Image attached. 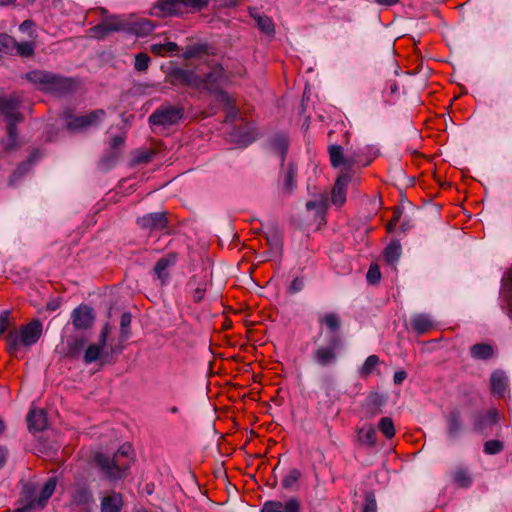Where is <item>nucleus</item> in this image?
Returning <instances> with one entry per match:
<instances>
[{
    "instance_id": "nucleus-1",
    "label": "nucleus",
    "mask_w": 512,
    "mask_h": 512,
    "mask_svg": "<svg viewBox=\"0 0 512 512\" xmlns=\"http://www.w3.org/2000/svg\"><path fill=\"white\" fill-rule=\"evenodd\" d=\"M133 460V449L130 444H123L113 457L98 453L95 455V463L110 481L120 480L126 477Z\"/></svg>"
},
{
    "instance_id": "nucleus-2",
    "label": "nucleus",
    "mask_w": 512,
    "mask_h": 512,
    "mask_svg": "<svg viewBox=\"0 0 512 512\" xmlns=\"http://www.w3.org/2000/svg\"><path fill=\"white\" fill-rule=\"evenodd\" d=\"M24 78L39 90L58 96L70 94L77 87V83L73 78L45 70L29 71L25 74Z\"/></svg>"
},
{
    "instance_id": "nucleus-3",
    "label": "nucleus",
    "mask_w": 512,
    "mask_h": 512,
    "mask_svg": "<svg viewBox=\"0 0 512 512\" xmlns=\"http://www.w3.org/2000/svg\"><path fill=\"white\" fill-rule=\"evenodd\" d=\"M56 485V477H50L37 496V486L31 482L25 483L19 500L20 507L16 508L14 512H32L35 509H43L53 495Z\"/></svg>"
},
{
    "instance_id": "nucleus-4",
    "label": "nucleus",
    "mask_w": 512,
    "mask_h": 512,
    "mask_svg": "<svg viewBox=\"0 0 512 512\" xmlns=\"http://www.w3.org/2000/svg\"><path fill=\"white\" fill-rule=\"evenodd\" d=\"M314 348L310 353L311 362L320 368L334 367L339 360L343 348V340L339 334L329 335L324 342L317 343L314 339Z\"/></svg>"
},
{
    "instance_id": "nucleus-5",
    "label": "nucleus",
    "mask_w": 512,
    "mask_h": 512,
    "mask_svg": "<svg viewBox=\"0 0 512 512\" xmlns=\"http://www.w3.org/2000/svg\"><path fill=\"white\" fill-rule=\"evenodd\" d=\"M42 334V323L38 319H34L27 325L20 328L19 332H10L7 335L8 350L13 353L23 345L30 347L34 345Z\"/></svg>"
},
{
    "instance_id": "nucleus-6",
    "label": "nucleus",
    "mask_w": 512,
    "mask_h": 512,
    "mask_svg": "<svg viewBox=\"0 0 512 512\" xmlns=\"http://www.w3.org/2000/svg\"><path fill=\"white\" fill-rule=\"evenodd\" d=\"M329 156L332 167L338 168L340 166H344L347 170L352 169L355 165L357 166H367L372 158L362 159V156L365 153V149L358 148L354 151H347L344 155L343 148L340 145H330L329 146Z\"/></svg>"
},
{
    "instance_id": "nucleus-7",
    "label": "nucleus",
    "mask_w": 512,
    "mask_h": 512,
    "mask_svg": "<svg viewBox=\"0 0 512 512\" xmlns=\"http://www.w3.org/2000/svg\"><path fill=\"white\" fill-rule=\"evenodd\" d=\"M184 115L185 109L183 106L164 104L148 117V122L151 126L168 127L180 123Z\"/></svg>"
},
{
    "instance_id": "nucleus-8",
    "label": "nucleus",
    "mask_w": 512,
    "mask_h": 512,
    "mask_svg": "<svg viewBox=\"0 0 512 512\" xmlns=\"http://www.w3.org/2000/svg\"><path fill=\"white\" fill-rule=\"evenodd\" d=\"M166 81L173 86H186L192 89L201 86V77L194 71L171 67L166 73Z\"/></svg>"
},
{
    "instance_id": "nucleus-9",
    "label": "nucleus",
    "mask_w": 512,
    "mask_h": 512,
    "mask_svg": "<svg viewBox=\"0 0 512 512\" xmlns=\"http://www.w3.org/2000/svg\"><path fill=\"white\" fill-rule=\"evenodd\" d=\"M223 78V70L221 68L214 69L201 77L200 90H206L209 94L216 95L220 102H229V95L220 86Z\"/></svg>"
},
{
    "instance_id": "nucleus-10",
    "label": "nucleus",
    "mask_w": 512,
    "mask_h": 512,
    "mask_svg": "<svg viewBox=\"0 0 512 512\" xmlns=\"http://www.w3.org/2000/svg\"><path fill=\"white\" fill-rule=\"evenodd\" d=\"M103 109H96L86 115L71 116L67 122V128L71 131H80L90 126L98 125L105 117Z\"/></svg>"
},
{
    "instance_id": "nucleus-11",
    "label": "nucleus",
    "mask_w": 512,
    "mask_h": 512,
    "mask_svg": "<svg viewBox=\"0 0 512 512\" xmlns=\"http://www.w3.org/2000/svg\"><path fill=\"white\" fill-rule=\"evenodd\" d=\"M209 0H160L157 6L164 15L177 14L182 6L194 9H202L206 7Z\"/></svg>"
},
{
    "instance_id": "nucleus-12",
    "label": "nucleus",
    "mask_w": 512,
    "mask_h": 512,
    "mask_svg": "<svg viewBox=\"0 0 512 512\" xmlns=\"http://www.w3.org/2000/svg\"><path fill=\"white\" fill-rule=\"evenodd\" d=\"M20 98L16 95L0 97V114L5 117L7 123H19L22 116L19 113Z\"/></svg>"
},
{
    "instance_id": "nucleus-13",
    "label": "nucleus",
    "mask_w": 512,
    "mask_h": 512,
    "mask_svg": "<svg viewBox=\"0 0 512 512\" xmlns=\"http://www.w3.org/2000/svg\"><path fill=\"white\" fill-rule=\"evenodd\" d=\"M136 223L141 229L152 232L167 228L168 220L165 212H153L138 217Z\"/></svg>"
},
{
    "instance_id": "nucleus-14",
    "label": "nucleus",
    "mask_w": 512,
    "mask_h": 512,
    "mask_svg": "<svg viewBox=\"0 0 512 512\" xmlns=\"http://www.w3.org/2000/svg\"><path fill=\"white\" fill-rule=\"evenodd\" d=\"M71 320L76 329L86 330L94 323L93 309L86 305H80L72 311Z\"/></svg>"
},
{
    "instance_id": "nucleus-15",
    "label": "nucleus",
    "mask_w": 512,
    "mask_h": 512,
    "mask_svg": "<svg viewBox=\"0 0 512 512\" xmlns=\"http://www.w3.org/2000/svg\"><path fill=\"white\" fill-rule=\"evenodd\" d=\"M500 297L502 310L512 318V268L501 279Z\"/></svg>"
},
{
    "instance_id": "nucleus-16",
    "label": "nucleus",
    "mask_w": 512,
    "mask_h": 512,
    "mask_svg": "<svg viewBox=\"0 0 512 512\" xmlns=\"http://www.w3.org/2000/svg\"><path fill=\"white\" fill-rule=\"evenodd\" d=\"M301 504L295 497L289 498L284 504L280 501L268 500L264 502L261 512H300Z\"/></svg>"
},
{
    "instance_id": "nucleus-17",
    "label": "nucleus",
    "mask_w": 512,
    "mask_h": 512,
    "mask_svg": "<svg viewBox=\"0 0 512 512\" xmlns=\"http://www.w3.org/2000/svg\"><path fill=\"white\" fill-rule=\"evenodd\" d=\"M289 143L288 135L282 132L273 134L268 141L269 149L280 158L282 167H284Z\"/></svg>"
},
{
    "instance_id": "nucleus-18",
    "label": "nucleus",
    "mask_w": 512,
    "mask_h": 512,
    "mask_svg": "<svg viewBox=\"0 0 512 512\" xmlns=\"http://www.w3.org/2000/svg\"><path fill=\"white\" fill-rule=\"evenodd\" d=\"M123 506V495L115 490H111L100 497V512H121Z\"/></svg>"
},
{
    "instance_id": "nucleus-19",
    "label": "nucleus",
    "mask_w": 512,
    "mask_h": 512,
    "mask_svg": "<svg viewBox=\"0 0 512 512\" xmlns=\"http://www.w3.org/2000/svg\"><path fill=\"white\" fill-rule=\"evenodd\" d=\"M447 439L450 443L456 442L462 432L464 431V425L461 418V414L458 410L451 411L447 417Z\"/></svg>"
},
{
    "instance_id": "nucleus-20",
    "label": "nucleus",
    "mask_w": 512,
    "mask_h": 512,
    "mask_svg": "<svg viewBox=\"0 0 512 512\" xmlns=\"http://www.w3.org/2000/svg\"><path fill=\"white\" fill-rule=\"evenodd\" d=\"M177 262V254L169 253L161 257L155 264L153 272L162 284L167 283L170 277L169 269Z\"/></svg>"
},
{
    "instance_id": "nucleus-21",
    "label": "nucleus",
    "mask_w": 512,
    "mask_h": 512,
    "mask_svg": "<svg viewBox=\"0 0 512 512\" xmlns=\"http://www.w3.org/2000/svg\"><path fill=\"white\" fill-rule=\"evenodd\" d=\"M229 136L234 143L244 147L255 141L254 130L248 124L244 126H233L229 132Z\"/></svg>"
},
{
    "instance_id": "nucleus-22",
    "label": "nucleus",
    "mask_w": 512,
    "mask_h": 512,
    "mask_svg": "<svg viewBox=\"0 0 512 512\" xmlns=\"http://www.w3.org/2000/svg\"><path fill=\"white\" fill-rule=\"evenodd\" d=\"M93 502V493L86 483L74 486L71 493V503L77 507H84Z\"/></svg>"
},
{
    "instance_id": "nucleus-23",
    "label": "nucleus",
    "mask_w": 512,
    "mask_h": 512,
    "mask_svg": "<svg viewBox=\"0 0 512 512\" xmlns=\"http://www.w3.org/2000/svg\"><path fill=\"white\" fill-rule=\"evenodd\" d=\"M350 182L348 174L340 175L332 189L331 201L336 206H342L346 201L347 186Z\"/></svg>"
},
{
    "instance_id": "nucleus-24",
    "label": "nucleus",
    "mask_w": 512,
    "mask_h": 512,
    "mask_svg": "<svg viewBox=\"0 0 512 512\" xmlns=\"http://www.w3.org/2000/svg\"><path fill=\"white\" fill-rule=\"evenodd\" d=\"M249 15L252 17L258 29L269 36H273L275 33V26L271 17L267 16L264 13L259 12L256 8H249Z\"/></svg>"
},
{
    "instance_id": "nucleus-25",
    "label": "nucleus",
    "mask_w": 512,
    "mask_h": 512,
    "mask_svg": "<svg viewBox=\"0 0 512 512\" xmlns=\"http://www.w3.org/2000/svg\"><path fill=\"white\" fill-rule=\"evenodd\" d=\"M491 392L494 396L504 398L508 387V377L502 370H496L490 377Z\"/></svg>"
},
{
    "instance_id": "nucleus-26",
    "label": "nucleus",
    "mask_w": 512,
    "mask_h": 512,
    "mask_svg": "<svg viewBox=\"0 0 512 512\" xmlns=\"http://www.w3.org/2000/svg\"><path fill=\"white\" fill-rule=\"evenodd\" d=\"M208 281L205 276L195 275L189 280L187 287L192 292L195 303L201 302L207 290Z\"/></svg>"
},
{
    "instance_id": "nucleus-27",
    "label": "nucleus",
    "mask_w": 512,
    "mask_h": 512,
    "mask_svg": "<svg viewBox=\"0 0 512 512\" xmlns=\"http://www.w3.org/2000/svg\"><path fill=\"white\" fill-rule=\"evenodd\" d=\"M499 420V413L496 409H490L485 414L479 415L474 423L475 430L484 433L486 429L491 428Z\"/></svg>"
},
{
    "instance_id": "nucleus-28",
    "label": "nucleus",
    "mask_w": 512,
    "mask_h": 512,
    "mask_svg": "<svg viewBox=\"0 0 512 512\" xmlns=\"http://www.w3.org/2000/svg\"><path fill=\"white\" fill-rule=\"evenodd\" d=\"M27 423L30 431H43L47 426L45 412L43 410H31L27 415Z\"/></svg>"
},
{
    "instance_id": "nucleus-29",
    "label": "nucleus",
    "mask_w": 512,
    "mask_h": 512,
    "mask_svg": "<svg viewBox=\"0 0 512 512\" xmlns=\"http://www.w3.org/2000/svg\"><path fill=\"white\" fill-rule=\"evenodd\" d=\"M318 322L320 325H324L331 332V335L337 334L341 328V319L334 312H329L319 317Z\"/></svg>"
},
{
    "instance_id": "nucleus-30",
    "label": "nucleus",
    "mask_w": 512,
    "mask_h": 512,
    "mask_svg": "<svg viewBox=\"0 0 512 512\" xmlns=\"http://www.w3.org/2000/svg\"><path fill=\"white\" fill-rule=\"evenodd\" d=\"M493 353V347L487 343H477L470 348V355L476 360H488Z\"/></svg>"
},
{
    "instance_id": "nucleus-31",
    "label": "nucleus",
    "mask_w": 512,
    "mask_h": 512,
    "mask_svg": "<svg viewBox=\"0 0 512 512\" xmlns=\"http://www.w3.org/2000/svg\"><path fill=\"white\" fill-rule=\"evenodd\" d=\"M17 123H7V135L2 139L3 148L6 151L14 150L18 147Z\"/></svg>"
},
{
    "instance_id": "nucleus-32",
    "label": "nucleus",
    "mask_w": 512,
    "mask_h": 512,
    "mask_svg": "<svg viewBox=\"0 0 512 512\" xmlns=\"http://www.w3.org/2000/svg\"><path fill=\"white\" fill-rule=\"evenodd\" d=\"M379 363V356L375 354L369 355L362 364V366L358 368V375L362 379L368 378L377 369Z\"/></svg>"
},
{
    "instance_id": "nucleus-33",
    "label": "nucleus",
    "mask_w": 512,
    "mask_h": 512,
    "mask_svg": "<svg viewBox=\"0 0 512 512\" xmlns=\"http://www.w3.org/2000/svg\"><path fill=\"white\" fill-rule=\"evenodd\" d=\"M411 326L418 334H423L432 328L433 323L429 315L417 314L411 318Z\"/></svg>"
},
{
    "instance_id": "nucleus-34",
    "label": "nucleus",
    "mask_w": 512,
    "mask_h": 512,
    "mask_svg": "<svg viewBox=\"0 0 512 512\" xmlns=\"http://www.w3.org/2000/svg\"><path fill=\"white\" fill-rule=\"evenodd\" d=\"M454 482L461 488H469L473 484L470 471L464 467H458L453 473Z\"/></svg>"
},
{
    "instance_id": "nucleus-35",
    "label": "nucleus",
    "mask_w": 512,
    "mask_h": 512,
    "mask_svg": "<svg viewBox=\"0 0 512 512\" xmlns=\"http://www.w3.org/2000/svg\"><path fill=\"white\" fill-rule=\"evenodd\" d=\"M402 253V247L399 241H392L384 249L385 260L393 265L398 262Z\"/></svg>"
},
{
    "instance_id": "nucleus-36",
    "label": "nucleus",
    "mask_w": 512,
    "mask_h": 512,
    "mask_svg": "<svg viewBox=\"0 0 512 512\" xmlns=\"http://www.w3.org/2000/svg\"><path fill=\"white\" fill-rule=\"evenodd\" d=\"M296 174L297 169L293 163L287 165V169L284 173L283 179V190L285 193H292L296 186Z\"/></svg>"
},
{
    "instance_id": "nucleus-37",
    "label": "nucleus",
    "mask_w": 512,
    "mask_h": 512,
    "mask_svg": "<svg viewBox=\"0 0 512 512\" xmlns=\"http://www.w3.org/2000/svg\"><path fill=\"white\" fill-rule=\"evenodd\" d=\"M87 340L84 337H74L67 341V354L75 358L86 346Z\"/></svg>"
},
{
    "instance_id": "nucleus-38",
    "label": "nucleus",
    "mask_w": 512,
    "mask_h": 512,
    "mask_svg": "<svg viewBox=\"0 0 512 512\" xmlns=\"http://www.w3.org/2000/svg\"><path fill=\"white\" fill-rule=\"evenodd\" d=\"M150 50L152 53L156 55L164 56L167 53H173L178 51V45L175 42L171 41H166L164 43H153L150 46Z\"/></svg>"
},
{
    "instance_id": "nucleus-39",
    "label": "nucleus",
    "mask_w": 512,
    "mask_h": 512,
    "mask_svg": "<svg viewBox=\"0 0 512 512\" xmlns=\"http://www.w3.org/2000/svg\"><path fill=\"white\" fill-rule=\"evenodd\" d=\"M358 438L362 444L374 446L376 443V431L372 426L363 427L358 431Z\"/></svg>"
},
{
    "instance_id": "nucleus-40",
    "label": "nucleus",
    "mask_w": 512,
    "mask_h": 512,
    "mask_svg": "<svg viewBox=\"0 0 512 512\" xmlns=\"http://www.w3.org/2000/svg\"><path fill=\"white\" fill-rule=\"evenodd\" d=\"M35 46L33 42H21L18 43L15 40V47L13 48V54L12 55H18L21 57H31L34 54Z\"/></svg>"
},
{
    "instance_id": "nucleus-41",
    "label": "nucleus",
    "mask_w": 512,
    "mask_h": 512,
    "mask_svg": "<svg viewBox=\"0 0 512 512\" xmlns=\"http://www.w3.org/2000/svg\"><path fill=\"white\" fill-rule=\"evenodd\" d=\"M155 26L148 19H141L134 23L133 32L138 36H146L154 30Z\"/></svg>"
},
{
    "instance_id": "nucleus-42",
    "label": "nucleus",
    "mask_w": 512,
    "mask_h": 512,
    "mask_svg": "<svg viewBox=\"0 0 512 512\" xmlns=\"http://www.w3.org/2000/svg\"><path fill=\"white\" fill-rule=\"evenodd\" d=\"M102 351L103 348H101L100 345H96L95 343L89 345L84 352L83 361L85 364H91L95 362L100 358Z\"/></svg>"
},
{
    "instance_id": "nucleus-43",
    "label": "nucleus",
    "mask_w": 512,
    "mask_h": 512,
    "mask_svg": "<svg viewBox=\"0 0 512 512\" xmlns=\"http://www.w3.org/2000/svg\"><path fill=\"white\" fill-rule=\"evenodd\" d=\"M378 429L387 439H391L395 435L394 423L390 417L381 418L378 423Z\"/></svg>"
},
{
    "instance_id": "nucleus-44",
    "label": "nucleus",
    "mask_w": 512,
    "mask_h": 512,
    "mask_svg": "<svg viewBox=\"0 0 512 512\" xmlns=\"http://www.w3.org/2000/svg\"><path fill=\"white\" fill-rule=\"evenodd\" d=\"M102 22L104 23L109 33L125 30V24L116 16L107 17Z\"/></svg>"
},
{
    "instance_id": "nucleus-45",
    "label": "nucleus",
    "mask_w": 512,
    "mask_h": 512,
    "mask_svg": "<svg viewBox=\"0 0 512 512\" xmlns=\"http://www.w3.org/2000/svg\"><path fill=\"white\" fill-rule=\"evenodd\" d=\"M131 314L129 312H124L121 315L120 320V338L122 340H127L130 336V324H131Z\"/></svg>"
},
{
    "instance_id": "nucleus-46",
    "label": "nucleus",
    "mask_w": 512,
    "mask_h": 512,
    "mask_svg": "<svg viewBox=\"0 0 512 512\" xmlns=\"http://www.w3.org/2000/svg\"><path fill=\"white\" fill-rule=\"evenodd\" d=\"M205 50H206L205 45H201V44L190 45L185 48V50L182 53V57L187 60L196 58V57H199L202 53H204Z\"/></svg>"
},
{
    "instance_id": "nucleus-47",
    "label": "nucleus",
    "mask_w": 512,
    "mask_h": 512,
    "mask_svg": "<svg viewBox=\"0 0 512 512\" xmlns=\"http://www.w3.org/2000/svg\"><path fill=\"white\" fill-rule=\"evenodd\" d=\"M15 39L8 34L0 33V52L13 54Z\"/></svg>"
},
{
    "instance_id": "nucleus-48",
    "label": "nucleus",
    "mask_w": 512,
    "mask_h": 512,
    "mask_svg": "<svg viewBox=\"0 0 512 512\" xmlns=\"http://www.w3.org/2000/svg\"><path fill=\"white\" fill-rule=\"evenodd\" d=\"M38 156H39V152L36 150L33 151L32 153H30L27 161L23 162L16 168V170L14 171V176L21 177L22 175H24L30 168L31 164L38 158Z\"/></svg>"
},
{
    "instance_id": "nucleus-49",
    "label": "nucleus",
    "mask_w": 512,
    "mask_h": 512,
    "mask_svg": "<svg viewBox=\"0 0 512 512\" xmlns=\"http://www.w3.org/2000/svg\"><path fill=\"white\" fill-rule=\"evenodd\" d=\"M119 158V152L118 151H107L101 158L100 164L104 169H110L113 167Z\"/></svg>"
},
{
    "instance_id": "nucleus-50",
    "label": "nucleus",
    "mask_w": 512,
    "mask_h": 512,
    "mask_svg": "<svg viewBox=\"0 0 512 512\" xmlns=\"http://www.w3.org/2000/svg\"><path fill=\"white\" fill-rule=\"evenodd\" d=\"M301 477V472L297 468H293L289 471V473L283 478L282 486L285 489H291L297 483L299 478Z\"/></svg>"
},
{
    "instance_id": "nucleus-51",
    "label": "nucleus",
    "mask_w": 512,
    "mask_h": 512,
    "mask_svg": "<svg viewBox=\"0 0 512 512\" xmlns=\"http://www.w3.org/2000/svg\"><path fill=\"white\" fill-rule=\"evenodd\" d=\"M151 62L150 57L146 53H138L135 55L134 68L139 72H144L148 69Z\"/></svg>"
},
{
    "instance_id": "nucleus-52",
    "label": "nucleus",
    "mask_w": 512,
    "mask_h": 512,
    "mask_svg": "<svg viewBox=\"0 0 512 512\" xmlns=\"http://www.w3.org/2000/svg\"><path fill=\"white\" fill-rule=\"evenodd\" d=\"M504 448V445L499 440H489L484 444V453L488 455H495L500 453Z\"/></svg>"
},
{
    "instance_id": "nucleus-53",
    "label": "nucleus",
    "mask_w": 512,
    "mask_h": 512,
    "mask_svg": "<svg viewBox=\"0 0 512 512\" xmlns=\"http://www.w3.org/2000/svg\"><path fill=\"white\" fill-rule=\"evenodd\" d=\"M225 106H226V119L225 121L226 122H234L238 115H239V110L236 108L235 105H233L232 103V99L231 97L229 96V102H222Z\"/></svg>"
},
{
    "instance_id": "nucleus-54",
    "label": "nucleus",
    "mask_w": 512,
    "mask_h": 512,
    "mask_svg": "<svg viewBox=\"0 0 512 512\" xmlns=\"http://www.w3.org/2000/svg\"><path fill=\"white\" fill-rule=\"evenodd\" d=\"M381 279V273L377 265H371L366 274V280L369 284H377Z\"/></svg>"
},
{
    "instance_id": "nucleus-55",
    "label": "nucleus",
    "mask_w": 512,
    "mask_h": 512,
    "mask_svg": "<svg viewBox=\"0 0 512 512\" xmlns=\"http://www.w3.org/2000/svg\"><path fill=\"white\" fill-rule=\"evenodd\" d=\"M362 512H377V504L375 495L373 492H366L365 494V504Z\"/></svg>"
},
{
    "instance_id": "nucleus-56",
    "label": "nucleus",
    "mask_w": 512,
    "mask_h": 512,
    "mask_svg": "<svg viewBox=\"0 0 512 512\" xmlns=\"http://www.w3.org/2000/svg\"><path fill=\"white\" fill-rule=\"evenodd\" d=\"M112 331V326L109 323H106L99 334L98 341L95 343L96 345H100L101 348H105L108 340V336Z\"/></svg>"
},
{
    "instance_id": "nucleus-57",
    "label": "nucleus",
    "mask_w": 512,
    "mask_h": 512,
    "mask_svg": "<svg viewBox=\"0 0 512 512\" xmlns=\"http://www.w3.org/2000/svg\"><path fill=\"white\" fill-rule=\"evenodd\" d=\"M305 286V278L304 277H296L292 280L290 286L288 287V292L290 294H296L303 290Z\"/></svg>"
},
{
    "instance_id": "nucleus-58",
    "label": "nucleus",
    "mask_w": 512,
    "mask_h": 512,
    "mask_svg": "<svg viewBox=\"0 0 512 512\" xmlns=\"http://www.w3.org/2000/svg\"><path fill=\"white\" fill-rule=\"evenodd\" d=\"M91 32H92V35L99 40L104 39L105 37H107L110 34L109 31L106 29L103 22L92 27Z\"/></svg>"
},
{
    "instance_id": "nucleus-59",
    "label": "nucleus",
    "mask_w": 512,
    "mask_h": 512,
    "mask_svg": "<svg viewBox=\"0 0 512 512\" xmlns=\"http://www.w3.org/2000/svg\"><path fill=\"white\" fill-rule=\"evenodd\" d=\"M385 401H386L385 397L379 393H371L367 397L368 405H372L374 407H380V406L384 405Z\"/></svg>"
},
{
    "instance_id": "nucleus-60",
    "label": "nucleus",
    "mask_w": 512,
    "mask_h": 512,
    "mask_svg": "<svg viewBox=\"0 0 512 512\" xmlns=\"http://www.w3.org/2000/svg\"><path fill=\"white\" fill-rule=\"evenodd\" d=\"M125 142V136L124 135H115L111 137L109 141V148L111 151H117V148L122 146Z\"/></svg>"
},
{
    "instance_id": "nucleus-61",
    "label": "nucleus",
    "mask_w": 512,
    "mask_h": 512,
    "mask_svg": "<svg viewBox=\"0 0 512 512\" xmlns=\"http://www.w3.org/2000/svg\"><path fill=\"white\" fill-rule=\"evenodd\" d=\"M407 378V373L404 370H399L394 373L393 382L395 385H401Z\"/></svg>"
},
{
    "instance_id": "nucleus-62",
    "label": "nucleus",
    "mask_w": 512,
    "mask_h": 512,
    "mask_svg": "<svg viewBox=\"0 0 512 512\" xmlns=\"http://www.w3.org/2000/svg\"><path fill=\"white\" fill-rule=\"evenodd\" d=\"M7 458H8V450L3 447V446H0V469L3 468L7 462Z\"/></svg>"
},
{
    "instance_id": "nucleus-63",
    "label": "nucleus",
    "mask_w": 512,
    "mask_h": 512,
    "mask_svg": "<svg viewBox=\"0 0 512 512\" xmlns=\"http://www.w3.org/2000/svg\"><path fill=\"white\" fill-rule=\"evenodd\" d=\"M373 1H374V3H376L380 6L391 7V6L399 3L400 0H373Z\"/></svg>"
},
{
    "instance_id": "nucleus-64",
    "label": "nucleus",
    "mask_w": 512,
    "mask_h": 512,
    "mask_svg": "<svg viewBox=\"0 0 512 512\" xmlns=\"http://www.w3.org/2000/svg\"><path fill=\"white\" fill-rule=\"evenodd\" d=\"M33 25H34V23L32 20H25L20 24L19 30L22 32H25V31L29 30L30 28H32Z\"/></svg>"
}]
</instances>
